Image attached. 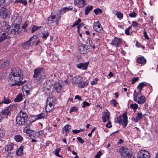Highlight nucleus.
<instances>
[{
  "mask_svg": "<svg viewBox=\"0 0 158 158\" xmlns=\"http://www.w3.org/2000/svg\"><path fill=\"white\" fill-rule=\"evenodd\" d=\"M22 73V70L18 67L14 68L12 69L11 74L9 75V77L10 80L14 82L12 84L13 86L21 85L25 83V81H22L23 77Z\"/></svg>",
  "mask_w": 158,
  "mask_h": 158,
  "instance_id": "1",
  "label": "nucleus"
},
{
  "mask_svg": "<svg viewBox=\"0 0 158 158\" xmlns=\"http://www.w3.org/2000/svg\"><path fill=\"white\" fill-rule=\"evenodd\" d=\"M33 77L36 82H38L41 81L45 77L44 68H40L35 69L34 70Z\"/></svg>",
  "mask_w": 158,
  "mask_h": 158,
  "instance_id": "2",
  "label": "nucleus"
},
{
  "mask_svg": "<svg viewBox=\"0 0 158 158\" xmlns=\"http://www.w3.org/2000/svg\"><path fill=\"white\" fill-rule=\"evenodd\" d=\"M28 119V115L26 112L20 111L16 118L17 123L19 125L24 124Z\"/></svg>",
  "mask_w": 158,
  "mask_h": 158,
  "instance_id": "3",
  "label": "nucleus"
},
{
  "mask_svg": "<svg viewBox=\"0 0 158 158\" xmlns=\"http://www.w3.org/2000/svg\"><path fill=\"white\" fill-rule=\"evenodd\" d=\"M133 96L134 101L138 104H143L146 101V98L145 96L142 95L141 93H136V90L134 91Z\"/></svg>",
  "mask_w": 158,
  "mask_h": 158,
  "instance_id": "4",
  "label": "nucleus"
},
{
  "mask_svg": "<svg viewBox=\"0 0 158 158\" xmlns=\"http://www.w3.org/2000/svg\"><path fill=\"white\" fill-rule=\"evenodd\" d=\"M127 113H123L122 115H120L117 118V122L122 125L123 127H125L127 125L128 120Z\"/></svg>",
  "mask_w": 158,
  "mask_h": 158,
  "instance_id": "5",
  "label": "nucleus"
},
{
  "mask_svg": "<svg viewBox=\"0 0 158 158\" xmlns=\"http://www.w3.org/2000/svg\"><path fill=\"white\" fill-rule=\"evenodd\" d=\"M11 110V107H6L4 109L2 110L0 112V122L4 120L7 119L9 114Z\"/></svg>",
  "mask_w": 158,
  "mask_h": 158,
  "instance_id": "6",
  "label": "nucleus"
},
{
  "mask_svg": "<svg viewBox=\"0 0 158 158\" xmlns=\"http://www.w3.org/2000/svg\"><path fill=\"white\" fill-rule=\"evenodd\" d=\"M37 38V36L34 35L28 40L22 44L23 48L24 49H28L30 47L34 45L35 42V40Z\"/></svg>",
  "mask_w": 158,
  "mask_h": 158,
  "instance_id": "7",
  "label": "nucleus"
},
{
  "mask_svg": "<svg viewBox=\"0 0 158 158\" xmlns=\"http://www.w3.org/2000/svg\"><path fill=\"white\" fill-rule=\"evenodd\" d=\"M149 153L147 151L142 150L138 153V158H150Z\"/></svg>",
  "mask_w": 158,
  "mask_h": 158,
  "instance_id": "8",
  "label": "nucleus"
},
{
  "mask_svg": "<svg viewBox=\"0 0 158 158\" xmlns=\"http://www.w3.org/2000/svg\"><path fill=\"white\" fill-rule=\"evenodd\" d=\"M10 13L6 11V7L3 6L0 8V16H2L4 18L9 17Z\"/></svg>",
  "mask_w": 158,
  "mask_h": 158,
  "instance_id": "9",
  "label": "nucleus"
},
{
  "mask_svg": "<svg viewBox=\"0 0 158 158\" xmlns=\"http://www.w3.org/2000/svg\"><path fill=\"white\" fill-rule=\"evenodd\" d=\"M0 27H2V30L4 29L5 31H9L10 29V26L5 21H2L0 22Z\"/></svg>",
  "mask_w": 158,
  "mask_h": 158,
  "instance_id": "10",
  "label": "nucleus"
},
{
  "mask_svg": "<svg viewBox=\"0 0 158 158\" xmlns=\"http://www.w3.org/2000/svg\"><path fill=\"white\" fill-rule=\"evenodd\" d=\"M11 20L12 22L15 23H19L21 22L22 19L20 16L17 14H13L11 18Z\"/></svg>",
  "mask_w": 158,
  "mask_h": 158,
  "instance_id": "11",
  "label": "nucleus"
},
{
  "mask_svg": "<svg viewBox=\"0 0 158 158\" xmlns=\"http://www.w3.org/2000/svg\"><path fill=\"white\" fill-rule=\"evenodd\" d=\"M93 27L94 29L98 32H101L102 31L103 28L98 21L95 22L94 23Z\"/></svg>",
  "mask_w": 158,
  "mask_h": 158,
  "instance_id": "12",
  "label": "nucleus"
},
{
  "mask_svg": "<svg viewBox=\"0 0 158 158\" xmlns=\"http://www.w3.org/2000/svg\"><path fill=\"white\" fill-rule=\"evenodd\" d=\"M122 41L121 39L118 38H115L111 41V44L115 47H118L121 44Z\"/></svg>",
  "mask_w": 158,
  "mask_h": 158,
  "instance_id": "13",
  "label": "nucleus"
},
{
  "mask_svg": "<svg viewBox=\"0 0 158 158\" xmlns=\"http://www.w3.org/2000/svg\"><path fill=\"white\" fill-rule=\"evenodd\" d=\"M85 0H74V4L79 8L83 7L86 4Z\"/></svg>",
  "mask_w": 158,
  "mask_h": 158,
  "instance_id": "14",
  "label": "nucleus"
},
{
  "mask_svg": "<svg viewBox=\"0 0 158 158\" xmlns=\"http://www.w3.org/2000/svg\"><path fill=\"white\" fill-rule=\"evenodd\" d=\"M118 150L119 152H121V155L123 156V157H126L128 156V151L127 149L124 147H122L119 149Z\"/></svg>",
  "mask_w": 158,
  "mask_h": 158,
  "instance_id": "15",
  "label": "nucleus"
},
{
  "mask_svg": "<svg viewBox=\"0 0 158 158\" xmlns=\"http://www.w3.org/2000/svg\"><path fill=\"white\" fill-rule=\"evenodd\" d=\"M89 64V62L80 63L77 65V67L79 69L83 70H86L87 69V67Z\"/></svg>",
  "mask_w": 158,
  "mask_h": 158,
  "instance_id": "16",
  "label": "nucleus"
},
{
  "mask_svg": "<svg viewBox=\"0 0 158 158\" xmlns=\"http://www.w3.org/2000/svg\"><path fill=\"white\" fill-rule=\"evenodd\" d=\"M78 49L80 53L81 54H85L87 52V49L85 47V45H79Z\"/></svg>",
  "mask_w": 158,
  "mask_h": 158,
  "instance_id": "17",
  "label": "nucleus"
},
{
  "mask_svg": "<svg viewBox=\"0 0 158 158\" xmlns=\"http://www.w3.org/2000/svg\"><path fill=\"white\" fill-rule=\"evenodd\" d=\"M74 82L75 84L78 85V86L79 88H84L86 87L88 84L87 82L84 81H80L79 82H77V81L75 80Z\"/></svg>",
  "mask_w": 158,
  "mask_h": 158,
  "instance_id": "18",
  "label": "nucleus"
},
{
  "mask_svg": "<svg viewBox=\"0 0 158 158\" xmlns=\"http://www.w3.org/2000/svg\"><path fill=\"white\" fill-rule=\"evenodd\" d=\"M56 102V99L54 97H48L47 101V103H49L52 106Z\"/></svg>",
  "mask_w": 158,
  "mask_h": 158,
  "instance_id": "19",
  "label": "nucleus"
},
{
  "mask_svg": "<svg viewBox=\"0 0 158 158\" xmlns=\"http://www.w3.org/2000/svg\"><path fill=\"white\" fill-rule=\"evenodd\" d=\"M8 37V33H5L4 31L0 32V42L4 40Z\"/></svg>",
  "mask_w": 158,
  "mask_h": 158,
  "instance_id": "20",
  "label": "nucleus"
},
{
  "mask_svg": "<svg viewBox=\"0 0 158 158\" xmlns=\"http://www.w3.org/2000/svg\"><path fill=\"white\" fill-rule=\"evenodd\" d=\"M136 61L137 62L141 64V65H143L145 64L147 61L146 59L143 56L138 58L136 59Z\"/></svg>",
  "mask_w": 158,
  "mask_h": 158,
  "instance_id": "21",
  "label": "nucleus"
},
{
  "mask_svg": "<svg viewBox=\"0 0 158 158\" xmlns=\"http://www.w3.org/2000/svg\"><path fill=\"white\" fill-rule=\"evenodd\" d=\"M54 87L57 93H59L62 90V85L59 83H55Z\"/></svg>",
  "mask_w": 158,
  "mask_h": 158,
  "instance_id": "22",
  "label": "nucleus"
},
{
  "mask_svg": "<svg viewBox=\"0 0 158 158\" xmlns=\"http://www.w3.org/2000/svg\"><path fill=\"white\" fill-rule=\"evenodd\" d=\"M144 116V115H143L141 112H139L137 114V115L134 118V120L135 122H138Z\"/></svg>",
  "mask_w": 158,
  "mask_h": 158,
  "instance_id": "23",
  "label": "nucleus"
},
{
  "mask_svg": "<svg viewBox=\"0 0 158 158\" xmlns=\"http://www.w3.org/2000/svg\"><path fill=\"white\" fill-rule=\"evenodd\" d=\"M31 125V123H30L24 127L23 131L24 132H26L27 134H30L32 132V130L31 129L30 127Z\"/></svg>",
  "mask_w": 158,
  "mask_h": 158,
  "instance_id": "24",
  "label": "nucleus"
},
{
  "mask_svg": "<svg viewBox=\"0 0 158 158\" xmlns=\"http://www.w3.org/2000/svg\"><path fill=\"white\" fill-rule=\"evenodd\" d=\"M56 16L52 15V14H51V15L48 18V24L54 23H56L55 21L56 19Z\"/></svg>",
  "mask_w": 158,
  "mask_h": 158,
  "instance_id": "25",
  "label": "nucleus"
},
{
  "mask_svg": "<svg viewBox=\"0 0 158 158\" xmlns=\"http://www.w3.org/2000/svg\"><path fill=\"white\" fill-rule=\"evenodd\" d=\"M23 148L24 146H20L16 151V155L20 156H22L23 154Z\"/></svg>",
  "mask_w": 158,
  "mask_h": 158,
  "instance_id": "26",
  "label": "nucleus"
},
{
  "mask_svg": "<svg viewBox=\"0 0 158 158\" xmlns=\"http://www.w3.org/2000/svg\"><path fill=\"white\" fill-rule=\"evenodd\" d=\"M31 86L30 85L26 84L23 87V91L24 90L26 94L29 93L31 89Z\"/></svg>",
  "mask_w": 158,
  "mask_h": 158,
  "instance_id": "27",
  "label": "nucleus"
},
{
  "mask_svg": "<svg viewBox=\"0 0 158 158\" xmlns=\"http://www.w3.org/2000/svg\"><path fill=\"white\" fill-rule=\"evenodd\" d=\"M14 144L11 143H8L7 145L5 147V150L6 151H11L13 150Z\"/></svg>",
  "mask_w": 158,
  "mask_h": 158,
  "instance_id": "28",
  "label": "nucleus"
},
{
  "mask_svg": "<svg viewBox=\"0 0 158 158\" xmlns=\"http://www.w3.org/2000/svg\"><path fill=\"white\" fill-rule=\"evenodd\" d=\"M55 81L52 79L49 80L47 82L46 87L47 89L48 90L51 86H52L54 84Z\"/></svg>",
  "mask_w": 158,
  "mask_h": 158,
  "instance_id": "29",
  "label": "nucleus"
},
{
  "mask_svg": "<svg viewBox=\"0 0 158 158\" xmlns=\"http://www.w3.org/2000/svg\"><path fill=\"white\" fill-rule=\"evenodd\" d=\"M146 84L143 83L142 82L139 83L137 87V90L138 91V92H136V93H141V91L142 88L144 86H146Z\"/></svg>",
  "mask_w": 158,
  "mask_h": 158,
  "instance_id": "30",
  "label": "nucleus"
},
{
  "mask_svg": "<svg viewBox=\"0 0 158 158\" xmlns=\"http://www.w3.org/2000/svg\"><path fill=\"white\" fill-rule=\"evenodd\" d=\"M48 115V113H46L45 114L42 113L39 114L36 116V119H41L42 118H46Z\"/></svg>",
  "mask_w": 158,
  "mask_h": 158,
  "instance_id": "31",
  "label": "nucleus"
},
{
  "mask_svg": "<svg viewBox=\"0 0 158 158\" xmlns=\"http://www.w3.org/2000/svg\"><path fill=\"white\" fill-rule=\"evenodd\" d=\"M110 115V113L109 112H106L105 113L104 115L102 117L103 122H106L107 120H109Z\"/></svg>",
  "mask_w": 158,
  "mask_h": 158,
  "instance_id": "32",
  "label": "nucleus"
},
{
  "mask_svg": "<svg viewBox=\"0 0 158 158\" xmlns=\"http://www.w3.org/2000/svg\"><path fill=\"white\" fill-rule=\"evenodd\" d=\"M10 62V60H7L0 64L1 69L4 68L8 66Z\"/></svg>",
  "mask_w": 158,
  "mask_h": 158,
  "instance_id": "33",
  "label": "nucleus"
},
{
  "mask_svg": "<svg viewBox=\"0 0 158 158\" xmlns=\"http://www.w3.org/2000/svg\"><path fill=\"white\" fill-rule=\"evenodd\" d=\"M54 108V106L49 103H46V106L45 108V110L46 112H50Z\"/></svg>",
  "mask_w": 158,
  "mask_h": 158,
  "instance_id": "34",
  "label": "nucleus"
},
{
  "mask_svg": "<svg viewBox=\"0 0 158 158\" xmlns=\"http://www.w3.org/2000/svg\"><path fill=\"white\" fill-rule=\"evenodd\" d=\"M15 139L18 142H21L23 140V138L20 135H16L14 137Z\"/></svg>",
  "mask_w": 158,
  "mask_h": 158,
  "instance_id": "35",
  "label": "nucleus"
},
{
  "mask_svg": "<svg viewBox=\"0 0 158 158\" xmlns=\"http://www.w3.org/2000/svg\"><path fill=\"white\" fill-rule=\"evenodd\" d=\"M72 9V8L69 7H64L63 9L59 10V13L60 14H63L64 13L66 12L67 11H69V10Z\"/></svg>",
  "mask_w": 158,
  "mask_h": 158,
  "instance_id": "36",
  "label": "nucleus"
},
{
  "mask_svg": "<svg viewBox=\"0 0 158 158\" xmlns=\"http://www.w3.org/2000/svg\"><path fill=\"white\" fill-rule=\"evenodd\" d=\"M113 13L114 14L116 15L117 17L121 19H122L123 17V14L120 12L117 11H114L113 12Z\"/></svg>",
  "mask_w": 158,
  "mask_h": 158,
  "instance_id": "37",
  "label": "nucleus"
},
{
  "mask_svg": "<svg viewBox=\"0 0 158 158\" xmlns=\"http://www.w3.org/2000/svg\"><path fill=\"white\" fill-rule=\"evenodd\" d=\"M93 8V6H89L86 7L85 8V15H88L89 14V12L92 10Z\"/></svg>",
  "mask_w": 158,
  "mask_h": 158,
  "instance_id": "38",
  "label": "nucleus"
},
{
  "mask_svg": "<svg viewBox=\"0 0 158 158\" xmlns=\"http://www.w3.org/2000/svg\"><path fill=\"white\" fill-rule=\"evenodd\" d=\"M62 15V14H60L59 13V11L58 12V13L56 14V24H57L58 23L60 20L61 15Z\"/></svg>",
  "mask_w": 158,
  "mask_h": 158,
  "instance_id": "39",
  "label": "nucleus"
},
{
  "mask_svg": "<svg viewBox=\"0 0 158 158\" xmlns=\"http://www.w3.org/2000/svg\"><path fill=\"white\" fill-rule=\"evenodd\" d=\"M130 107L133 110L134 112H135L138 107V105L136 103H132L130 105Z\"/></svg>",
  "mask_w": 158,
  "mask_h": 158,
  "instance_id": "40",
  "label": "nucleus"
},
{
  "mask_svg": "<svg viewBox=\"0 0 158 158\" xmlns=\"http://www.w3.org/2000/svg\"><path fill=\"white\" fill-rule=\"evenodd\" d=\"M22 94H19L16 97V98L15 99L14 101L16 102H19L22 100Z\"/></svg>",
  "mask_w": 158,
  "mask_h": 158,
  "instance_id": "41",
  "label": "nucleus"
},
{
  "mask_svg": "<svg viewBox=\"0 0 158 158\" xmlns=\"http://www.w3.org/2000/svg\"><path fill=\"white\" fill-rule=\"evenodd\" d=\"M71 128V126L69 124H67L64 126L63 129L66 132H69Z\"/></svg>",
  "mask_w": 158,
  "mask_h": 158,
  "instance_id": "42",
  "label": "nucleus"
},
{
  "mask_svg": "<svg viewBox=\"0 0 158 158\" xmlns=\"http://www.w3.org/2000/svg\"><path fill=\"white\" fill-rule=\"evenodd\" d=\"M11 101L8 98H6L5 97H4V99L3 101L0 102V104L2 103L8 104L10 103Z\"/></svg>",
  "mask_w": 158,
  "mask_h": 158,
  "instance_id": "43",
  "label": "nucleus"
},
{
  "mask_svg": "<svg viewBox=\"0 0 158 158\" xmlns=\"http://www.w3.org/2000/svg\"><path fill=\"white\" fill-rule=\"evenodd\" d=\"M95 48V46L94 44H93L91 41L89 40V44H88L87 45V49H90L91 48H92L93 49H94Z\"/></svg>",
  "mask_w": 158,
  "mask_h": 158,
  "instance_id": "44",
  "label": "nucleus"
},
{
  "mask_svg": "<svg viewBox=\"0 0 158 158\" xmlns=\"http://www.w3.org/2000/svg\"><path fill=\"white\" fill-rule=\"evenodd\" d=\"M15 24V25L14 27V29L15 31L17 33L19 29L20 28V25L19 24H18V23H16Z\"/></svg>",
  "mask_w": 158,
  "mask_h": 158,
  "instance_id": "45",
  "label": "nucleus"
},
{
  "mask_svg": "<svg viewBox=\"0 0 158 158\" xmlns=\"http://www.w3.org/2000/svg\"><path fill=\"white\" fill-rule=\"evenodd\" d=\"M94 12L96 15H100L102 13V10L99 8H97L94 10Z\"/></svg>",
  "mask_w": 158,
  "mask_h": 158,
  "instance_id": "46",
  "label": "nucleus"
},
{
  "mask_svg": "<svg viewBox=\"0 0 158 158\" xmlns=\"http://www.w3.org/2000/svg\"><path fill=\"white\" fill-rule=\"evenodd\" d=\"M15 2L21 3L24 5H26L27 4V2L26 0H16L15 1Z\"/></svg>",
  "mask_w": 158,
  "mask_h": 158,
  "instance_id": "47",
  "label": "nucleus"
},
{
  "mask_svg": "<svg viewBox=\"0 0 158 158\" xmlns=\"http://www.w3.org/2000/svg\"><path fill=\"white\" fill-rule=\"evenodd\" d=\"M60 151V149L57 148L55 151H53V154L56 155L57 156H58L59 157H62V156L59 155V153Z\"/></svg>",
  "mask_w": 158,
  "mask_h": 158,
  "instance_id": "48",
  "label": "nucleus"
},
{
  "mask_svg": "<svg viewBox=\"0 0 158 158\" xmlns=\"http://www.w3.org/2000/svg\"><path fill=\"white\" fill-rule=\"evenodd\" d=\"M41 27V26L38 27L35 25H33L32 27V29L31 30V32L33 33L34 32Z\"/></svg>",
  "mask_w": 158,
  "mask_h": 158,
  "instance_id": "49",
  "label": "nucleus"
},
{
  "mask_svg": "<svg viewBox=\"0 0 158 158\" xmlns=\"http://www.w3.org/2000/svg\"><path fill=\"white\" fill-rule=\"evenodd\" d=\"M110 104L114 107H115L116 106V104L118 103L116 100L114 99H113L111 100L110 102Z\"/></svg>",
  "mask_w": 158,
  "mask_h": 158,
  "instance_id": "50",
  "label": "nucleus"
},
{
  "mask_svg": "<svg viewBox=\"0 0 158 158\" xmlns=\"http://www.w3.org/2000/svg\"><path fill=\"white\" fill-rule=\"evenodd\" d=\"M137 15L136 13L133 11L131 12L129 14V16L131 18H135L136 17Z\"/></svg>",
  "mask_w": 158,
  "mask_h": 158,
  "instance_id": "51",
  "label": "nucleus"
},
{
  "mask_svg": "<svg viewBox=\"0 0 158 158\" xmlns=\"http://www.w3.org/2000/svg\"><path fill=\"white\" fill-rule=\"evenodd\" d=\"M81 22V19H78L76 22L71 26V27H73L75 26L78 25Z\"/></svg>",
  "mask_w": 158,
  "mask_h": 158,
  "instance_id": "52",
  "label": "nucleus"
},
{
  "mask_svg": "<svg viewBox=\"0 0 158 158\" xmlns=\"http://www.w3.org/2000/svg\"><path fill=\"white\" fill-rule=\"evenodd\" d=\"M49 33L48 32L46 33H45L44 32L43 33V38L45 39H46L47 37L49 36Z\"/></svg>",
  "mask_w": 158,
  "mask_h": 158,
  "instance_id": "53",
  "label": "nucleus"
},
{
  "mask_svg": "<svg viewBox=\"0 0 158 158\" xmlns=\"http://www.w3.org/2000/svg\"><path fill=\"white\" fill-rule=\"evenodd\" d=\"M78 109V108L76 106H73L72 107L70 110V113H71L74 111H77Z\"/></svg>",
  "mask_w": 158,
  "mask_h": 158,
  "instance_id": "54",
  "label": "nucleus"
},
{
  "mask_svg": "<svg viewBox=\"0 0 158 158\" xmlns=\"http://www.w3.org/2000/svg\"><path fill=\"white\" fill-rule=\"evenodd\" d=\"M138 25V23L136 21H133L132 22L131 25L134 27H137Z\"/></svg>",
  "mask_w": 158,
  "mask_h": 158,
  "instance_id": "55",
  "label": "nucleus"
},
{
  "mask_svg": "<svg viewBox=\"0 0 158 158\" xmlns=\"http://www.w3.org/2000/svg\"><path fill=\"white\" fill-rule=\"evenodd\" d=\"M8 31V33H9L10 34H11L13 35L17 33L15 31L14 29H11L10 31L9 30Z\"/></svg>",
  "mask_w": 158,
  "mask_h": 158,
  "instance_id": "56",
  "label": "nucleus"
},
{
  "mask_svg": "<svg viewBox=\"0 0 158 158\" xmlns=\"http://www.w3.org/2000/svg\"><path fill=\"white\" fill-rule=\"evenodd\" d=\"M29 24V22L28 21H26L23 24L22 27V28L23 29H25Z\"/></svg>",
  "mask_w": 158,
  "mask_h": 158,
  "instance_id": "57",
  "label": "nucleus"
},
{
  "mask_svg": "<svg viewBox=\"0 0 158 158\" xmlns=\"http://www.w3.org/2000/svg\"><path fill=\"white\" fill-rule=\"evenodd\" d=\"M143 34H144V36L146 39L147 40L149 39V38L148 35L147 34V32L146 31V30H145V29H144Z\"/></svg>",
  "mask_w": 158,
  "mask_h": 158,
  "instance_id": "58",
  "label": "nucleus"
},
{
  "mask_svg": "<svg viewBox=\"0 0 158 158\" xmlns=\"http://www.w3.org/2000/svg\"><path fill=\"white\" fill-rule=\"evenodd\" d=\"M139 79V78L138 77H135L132 79L131 83L132 84H134L136 81L138 80Z\"/></svg>",
  "mask_w": 158,
  "mask_h": 158,
  "instance_id": "59",
  "label": "nucleus"
},
{
  "mask_svg": "<svg viewBox=\"0 0 158 158\" xmlns=\"http://www.w3.org/2000/svg\"><path fill=\"white\" fill-rule=\"evenodd\" d=\"M77 140L79 142L81 143H84V140H83L82 138L80 137H78L77 138Z\"/></svg>",
  "mask_w": 158,
  "mask_h": 158,
  "instance_id": "60",
  "label": "nucleus"
},
{
  "mask_svg": "<svg viewBox=\"0 0 158 158\" xmlns=\"http://www.w3.org/2000/svg\"><path fill=\"white\" fill-rule=\"evenodd\" d=\"M89 106V104L86 102L84 101L83 102V105L82 106V107H84L86 106Z\"/></svg>",
  "mask_w": 158,
  "mask_h": 158,
  "instance_id": "61",
  "label": "nucleus"
},
{
  "mask_svg": "<svg viewBox=\"0 0 158 158\" xmlns=\"http://www.w3.org/2000/svg\"><path fill=\"white\" fill-rule=\"evenodd\" d=\"M98 80V78H96L91 82V84L92 85H94L97 83V81Z\"/></svg>",
  "mask_w": 158,
  "mask_h": 158,
  "instance_id": "62",
  "label": "nucleus"
},
{
  "mask_svg": "<svg viewBox=\"0 0 158 158\" xmlns=\"http://www.w3.org/2000/svg\"><path fill=\"white\" fill-rule=\"evenodd\" d=\"M129 158H135V153L133 152H131V153L129 152Z\"/></svg>",
  "mask_w": 158,
  "mask_h": 158,
  "instance_id": "63",
  "label": "nucleus"
},
{
  "mask_svg": "<svg viewBox=\"0 0 158 158\" xmlns=\"http://www.w3.org/2000/svg\"><path fill=\"white\" fill-rule=\"evenodd\" d=\"M102 154L101 151H99L97 154L95 158H100V156Z\"/></svg>",
  "mask_w": 158,
  "mask_h": 158,
  "instance_id": "64",
  "label": "nucleus"
}]
</instances>
